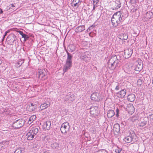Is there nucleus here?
I'll return each instance as SVG.
<instances>
[{
  "instance_id": "nucleus-1",
  "label": "nucleus",
  "mask_w": 153,
  "mask_h": 153,
  "mask_svg": "<svg viewBox=\"0 0 153 153\" xmlns=\"http://www.w3.org/2000/svg\"><path fill=\"white\" fill-rule=\"evenodd\" d=\"M123 15L121 12L118 11L115 13L111 19L113 25L115 27L120 24L123 21Z\"/></svg>"
},
{
  "instance_id": "nucleus-2",
  "label": "nucleus",
  "mask_w": 153,
  "mask_h": 153,
  "mask_svg": "<svg viewBox=\"0 0 153 153\" xmlns=\"http://www.w3.org/2000/svg\"><path fill=\"white\" fill-rule=\"evenodd\" d=\"M120 60L116 56H111L108 62V67L111 70H114L117 67L120 66Z\"/></svg>"
},
{
  "instance_id": "nucleus-3",
  "label": "nucleus",
  "mask_w": 153,
  "mask_h": 153,
  "mask_svg": "<svg viewBox=\"0 0 153 153\" xmlns=\"http://www.w3.org/2000/svg\"><path fill=\"white\" fill-rule=\"evenodd\" d=\"M30 130L26 134L27 139L28 140H31L38 133L39 129L36 127L30 126Z\"/></svg>"
},
{
  "instance_id": "nucleus-4",
  "label": "nucleus",
  "mask_w": 153,
  "mask_h": 153,
  "mask_svg": "<svg viewBox=\"0 0 153 153\" xmlns=\"http://www.w3.org/2000/svg\"><path fill=\"white\" fill-rule=\"evenodd\" d=\"M47 73L44 69H39L37 72V75L39 79L42 80H45L47 78Z\"/></svg>"
},
{
  "instance_id": "nucleus-5",
  "label": "nucleus",
  "mask_w": 153,
  "mask_h": 153,
  "mask_svg": "<svg viewBox=\"0 0 153 153\" xmlns=\"http://www.w3.org/2000/svg\"><path fill=\"white\" fill-rule=\"evenodd\" d=\"M70 126L68 122L63 123L61 126L60 130L61 133L64 134H66L69 130Z\"/></svg>"
},
{
  "instance_id": "nucleus-6",
  "label": "nucleus",
  "mask_w": 153,
  "mask_h": 153,
  "mask_svg": "<svg viewBox=\"0 0 153 153\" xmlns=\"http://www.w3.org/2000/svg\"><path fill=\"white\" fill-rule=\"evenodd\" d=\"M24 124V121L22 119H19L13 123V126L15 128H18L22 127Z\"/></svg>"
},
{
  "instance_id": "nucleus-7",
  "label": "nucleus",
  "mask_w": 153,
  "mask_h": 153,
  "mask_svg": "<svg viewBox=\"0 0 153 153\" xmlns=\"http://www.w3.org/2000/svg\"><path fill=\"white\" fill-rule=\"evenodd\" d=\"M51 125L50 121H47L44 122L42 124V128L45 130H49Z\"/></svg>"
},
{
  "instance_id": "nucleus-8",
  "label": "nucleus",
  "mask_w": 153,
  "mask_h": 153,
  "mask_svg": "<svg viewBox=\"0 0 153 153\" xmlns=\"http://www.w3.org/2000/svg\"><path fill=\"white\" fill-rule=\"evenodd\" d=\"M142 61L139 59L138 60L137 64L135 65L134 70L137 71H140L143 68V64Z\"/></svg>"
},
{
  "instance_id": "nucleus-9",
  "label": "nucleus",
  "mask_w": 153,
  "mask_h": 153,
  "mask_svg": "<svg viewBox=\"0 0 153 153\" xmlns=\"http://www.w3.org/2000/svg\"><path fill=\"white\" fill-rule=\"evenodd\" d=\"M133 53L132 50L130 48H128L125 50L124 56L125 58H128L130 57Z\"/></svg>"
},
{
  "instance_id": "nucleus-10",
  "label": "nucleus",
  "mask_w": 153,
  "mask_h": 153,
  "mask_svg": "<svg viewBox=\"0 0 153 153\" xmlns=\"http://www.w3.org/2000/svg\"><path fill=\"white\" fill-rule=\"evenodd\" d=\"M126 110L129 114H131L134 112V108L132 104H129L127 105Z\"/></svg>"
},
{
  "instance_id": "nucleus-11",
  "label": "nucleus",
  "mask_w": 153,
  "mask_h": 153,
  "mask_svg": "<svg viewBox=\"0 0 153 153\" xmlns=\"http://www.w3.org/2000/svg\"><path fill=\"white\" fill-rule=\"evenodd\" d=\"M72 62L66 61V64L64 67L63 69V71L64 73L67 72L68 70L70 69L72 67Z\"/></svg>"
},
{
  "instance_id": "nucleus-12",
  "label": "nucleus",
  "mask_w": 153,
  "mask_h": 153,
  "mask_svg": "<svg viewBox=\"0 0 153 153\" xmlns=\"http://www.w3.org/2000/svg\"><path fill=\"white\" fill-rule=\"evenodd\" d=\"M126 93V90L123 89L117 93V96L118 97L123 99L124 98Z\"/></svg>"
},
{
  "instance_id": "nucleus-13",
  "label": "nucleus",
  "mask_w": 153,
  "mask_h": 153,
  "mask_svg": "<svg viewBox=\"0 0 153 153\" xmlns=\"http://www.w3.org/2000/svg\"><path fill=\"white\" fill-rule=\"evenodd\" d=\"M135 95L134 94H130L127 96L128 100L131 102H133L135 100Z\"/></svg>"
},
{
  "instance_id": "nucleus-14",
  "label": "nucleus",
  "mask_w": 153,
  "mask_h": 153,
  "mask_svg": "<svg viewBox=\"0 0 153 153\" xmlns=\"http://www.w3.org/2000/svg\"><path fill=\"white\" fill-rule=\"evenodd\" d=\"M97 93H93L91 95V99L94 101H98L100 100L99 96L97 95Z\"/></svg>"
},
{
  "instance_id": "nucleus-15",
  "label": "nucleus",
  "mask_w": 153,
  "mask_h": 153,
  "mask_svg": "<svg viewBox=\"0 0 153 153\" xmlns=\"http://www.w3.org/2000/svg\"><path fill=\"white\" fill-rule=\"evenodd\" d=\"M50 105V104H47L46 103H42L39 107L40 111H41L47 108L48 107H49Z\"/></svg>"
},
{
  "instance_id": "nucleus-16",
  "label": "nucleus",
  "mask_w": 153,
  "mask_h": 153,
  "mask_svg": "<svg viewBox=\"0 0 153 153\" xmlns=\"http://www.w3.org/2000/svg\"><path fill=\"white\" fill-rule=\"evenodd\" d=\"M118 37L122 40H126L128 38V35L127 34L122 33L118 36Z\"/></svg>"
},
{
  "instance_id": "nucleus-17",
  "label": "nucleus",
  "mask_w": 153,
  "mask_h": 153,
  "mask_svg": "<svg viewBox=\"0 0 153 153\" xmlns=\"http://www.w3.org/2000/svg\"><path fill=\"white\" fill-rule=\"evenodd\" d=\"M113 131L114 133H118L120 131V126L117 124L114 125L113 128Z\"/></svg>"
},
{
  "instance_id": "nucleus-18",
  "label": "nucleus",
  "mask_w": 153,
  "mask_h": 153,
  "mask_svg": "<svg viewBox=\"0 0 153 153\" xmlns=\"http://www.w3.org/2000/svg\"><path fill=\"white\" fill-rule=\"evenodd\" d=\"M114 5L115 9H117L121 7V3L120 0H116L114 1Z\"/></svg>"
},
{
  "instance_id": "nucleus-19",
  "label": "nucleus",
  "mask_w": 153,
  "mask_h": 153,
  "mask_svg": "<svg viewBox=\"0 0 153 153\" xmlns=\"http://www.w3.org/2000/svg\"><path fill=\"white\" fill-rule=\"evenodd\" d=\"M80 4V0H73L72 2V4L75 7H78Z\"/></svg>"
},
{
  "instance_id": "nucleus-20",
  "label": "nucleus",
  "mask_w": 153,
  "mask_h": 153,
  "mask_svg": "<svg viewBox=\"0 0 153 153\" xmlns=\"http://www.w3.org/2000/svg\"><path fill=\"white\" fill-rule=\"evenodd\" d=\"M115 113L114 110H110L108 111L107 113V117L109 118H110L114 116Z\"/></svg>"
},
{
  "instance_id": "nucleus-21",
  "label": "nucleus",
  "mask_w": 153,
  "mask_h": 153,
  "mask_svg": "<svg viewBox=\"0 0 153 153\" xmlns=\"http://www.w3.org/2000/svg\"><path fill=\"white\" fill-rule=\"evenodd\" d=\"M132 138L130 136H128L125 137L123 139V140L127 143H130L132 140Z\"/></svg>"
},
{
  "instance_id": "nucleus-22",
  "label": "nucleus",
  "mask_w": 153,
  "mask_h": 153,
  "mask_svg": "<svg viewBox=\"0 0 153 153\" xmlns=\"http://www.w3.org/2000/svg\"><path fill=\"white\" fill-rule=\"evenodd\" d=\"M37 107L36 105L31 103L30 105L29 106L30 111H32L35 110Z\"/></svg>"
},
{
  "instance_id": "nucleus-23",
  "label": "nucleus",
  "mask_w": 153,
  "mask_h": 153,
  "mask_svg": "<svg viewBox=\"0 0 153 153\" xmlns=\"http://www.w3.org/2000/svg\"><path fill=\"white\" fill-rule=\"evenodd\" d=\"M36 116L35 115H33L31 116L29 119L28 122V123L30 124L32 122L36 120Z\"/></svg>"
},
{
  "instance_id": "nucleus-24",
  "label": "nucleus",
  "mask_w": 153,
  "mask_h": 153,
  "mask_svg": "<svg viewBox=\"0 0 153 153\" xmlns=\"http://www.w3.org/2000/svg\"><path fill=\"white\" fill-rule=\"evenodd\" d=\"M147 123V121L145 120L143 121H141L140 123L138 124V126L140 128H143L145 126Z\"/></svg>"
},
{
  "instance_id": "nucleus-25",
  "label": "nucleus",
  "mask_w": 153,
  "mask_h": 153,
  "mask_svg": "<svg viewBox=\"0 0 153 153\" xmlns=\"http://www.w3.org/2000/svg\"><path fill=\"white\" fill-rule=\"evenodd\" d=\"M51 147L54 149H57L59 147V144L57 143H54L51 144Z\"/></svg>"
},
{
  "instance_id": "nucleus-26",
  "label": "nucleus",
  "mask_w": 153,
  "mask_h": 153,
  "mask_svg": "<svg viewBox=\"0 0 153 153\" xmlns=\"http://www.w3.org/2000/svg\"><path fill=\"white\" fill-rule=\"evenodd\" d=\"M138 119V117L135 116H133L130 118V120L133 122L136 121Z\"/></svg>"
},
{
  "instance_id": "nucleus-27",
  "label": "nucleus",
  "mask_w": 153,
  "mask_h": 153,
  "mask_svg": "<svg viewBox=\"0 0 153 153\" xmlns=\"http://www.w3.org/2000/svg\"><path fill=\"white\" fill-rule=\"evenodd\" d=\"M67 58L66 61H68L69 62H72L71 59L72 58V56L71 55H70L69 53L68 52L67 53Z\"/></svg>"
},
{
  "instance_id": "nucleus-28",
  "label": "nucleus",
  "mask_w": 153,
  "mask_h": 153,
  "mask_svg": "<svg viewBox=\"0 0 153 153\" xmlns=\"http://www.w3.org/2000/svg\"><path fill=\"white\" fill-rule=\"evenodd\" d=\"M94 153H108V152L105 149H100L96 152Z\"/></svg>"
},
{
  "instance_id": "nucleus-29",
  "label": "nucleus",
  "mask_w": 153,
  "mask_h": 153,
  "mask_svg": "<svg viewBox=\"0 0 153 153\" xmlns=\"http://www.w3.org/2000/svg\"><path fill=\"white\" fill-rule=\"evenodd\" d=\"M69 48L71 52L74 51L75 50V47L73 45H69Z\"/></svg>"
},
{
  "instance_id": "nucleus-30",
  "label": "nucleus",
  "mask_w": 153,
  "mask_h": 153,
  "mask_svg": "<svg viewBox=\"0 0 153 153\" xmlns=\"http://www.w3.org/2000/svg\"><path fill=\"white\" fill-rule=\"evenodd\" d=\"M122 150V148H120L117 146L115 150V152H116V153H120L121 152Z\"/></svg>"
},
{
  "instance_id": "nucleus-31",
  "label": "nucleus",
  "mask_w": 153,
  "mask_h": 153,
  "mask_svg": "<svg viewBox=\"0 0 153 153\" xmlns=\"http://www.w3.org/2000/svg\"><path fill=\"white\" fill-rule=\"evenodd\" d=\"M143 83V82L141 79H139L138 80L137 82V85L138 86L140 87Z\"/></svg>"
},
{
  "instance_id": "nucleus-32",
  "label": "nucleus",
  "mask_w": 153,
  "mask_h": 153,
  "mask_svg": "<svg viewBox=\"0 0 153 153\" xmlns=\"http://www.w3.org/2000/svg\"><path fill=\"white\" fill-rule=\"evenodd\" d=\"M75 97L74 95V94H72L71 95L70 98H69V100L71 101H73L74 100H75Z\"/></svg>"
},
{
  "instance_id": "nucleus-33",
  "label": "nucleus",
  "mask_w": 153,
  "mask_h": 153,
  "mask_svg": "<svg viewBox=\"0 0 153 153\" xmlns=\"http://www.w3.org/2000/svg\"><path fill=\"white\" fill-rule=\"evenodd\" d=\"M22 152L21 150L19 149H17L15 151L14 153H22Z\"/></svg>"
},
{
  "instance_id": "nucleus-34",
  "label": "nucleus",
  "mask_w": 153,
  "mask_h": 153,
  "mask_svg": "<svg viewBox=\"0 0 153 153\" xmlns=\"http://www.w3.org/2000/svg\"><path fill=\"white\" fill-rule=\"evenodd\" d=\"M19 32L20 34H21L22 36V37L24 38H26V35L25 34H23L22 32L19 31Z\"/></svg>"
},
{
  "instance_id": "nucleus-35",
  "label": "nucleus",
  "mask_w": 153,
  "mask_h": 153,
  "mask_svg": "<svg viewBox=\"0 0 153 153\" xmlns=\"http://www.w3.org/2000/svg\"><path fill=\"white\" fill-rule=\"evenodd\" d=\"M96 33H95L94 32H91L89 33V35L91 37H93L95 35Z\"/></svg>"
},
{
  "instance_id": "nucleus-36",
  "label": "nucleus",
  "mask_w": 153,
  "mask_h": 153,
  "mask_svg": "<svg viewBox=\"0 0 153 153\" xmlns=\"http://www.w3.org/2000/svg\"><path fill=\"white\" fill-rule=\"evenodd\" d=\"M99 2L98 0H93V5H97V4Z\"/></svg>"
},
{
  "instance_id": "nucleus-37",
  "label": "nucleus",
  "mask_w": 153,
  "mask_h": 153,
  "mask_svg": "<svg viewBox=\"0 0 153 153\" xmlns=\"http://www.w3.org/2000/svg\"><path fill=\"white\" fill-rule=\"evenodd\" d=\"M116 116L117 117H118L119 116V109L117 108L116 110Z\"/></svg>"
},
{
  "instance_id": "nucleus-38",
  "label": "nucleus",
  "mask_w": 153,
  "mask_h": 153,
  "mask_svg": "<svg viewBox=\"0 0 153 153\" xmlns=\"http://www.w3.org/2000/svg\"><path fill=\"white\" fill-rule=\"evenodd\" d=\"M82 31V30H81V29H76V30H75V31L76 32H81Z\"/></svg>"
},
{
  "instance_id": "nucleus-39",
  "label": "nucleus",
  "mask_w": 153,
  "mask_h": 153,
  "mask_svg": "<svg viewBox=\"0 0 153 153\" xmlns=\"http://www.w3.org/2000/svg\"><path fill=\"white\" fill-rule=\"evenodd\" d=\"M115 89L116 90H118L119 89V87L118 86H117L115 88Z\"/></svg>"
},
{
  "instance_id": "nucleus-40",
  "label": "nucleus",
  "mask_w": 153,
  "mask_h": 153,
  "mask_svg": "<svg viewBox=\"0 0 153 153\" xmlns=\"http://www.w3.org/2000/svg\"><path fill=\"white\" fill-rule=\"evenodd\" d=\"M93 10H94L95 9V7H97V5H93Z\"/></svg>"
},
{
  "instance_id": "nucleus-41",
  "label": "nucleus",
  "mask_w": 153,
  "mask_h": 153,
  "mask_svg": "<svg viewBox=\"0 0 153 153\" xmlns=\"http://www.w3.org/2000/svg\"><path fill=\"white\" fill-rule=\"evenodd\" d=\"M3 13V11L0 8V14H1Z\"/></svg>"
},
{
  "instance_id": "nucleus-42",
  "label": "nucleus",
  "mask_w": 153,
  "mask_h": 153,
  "mask_svg": "<svg viewBox=\"0 0 153 153\" xmlns=\"http://www.w3.org/2000/svg\"><path fill=\"white\" fill-rule=\"evenodd\" d=\"M7 33L6 32H5V34L4 35V37H5V36L7 35Z\"/></svg>"
},
{
  "instance_id": "nucleus-43",
  "label": "nucleus",
  "mask_w": 153,
  "mask_h": 153,
  "mask_svg": "<svg viewBox=\"0 0 153 153\" xmlns=\"http://www.w3.org/2000/svg\"><path fill=\"white\" fill-rule=\"evenodd\" d=\"M7 33L6 32H5V34L4 35V37H5V36L7 35Z\"/></svg>"
},
{
  "instance_id": "nucleus-44",
  "label": "nucleus",
  "mask_w": 153,
  "mask_h": 153,
  "mask_svg": "<svg viewBox=\"0 0 153 153\" xmlns=\"http://www.w3.org/2000/svg\"><path fill=\"white\" fill-rule=\"evenodd\" d=\"M7 33H9L10 32V30H8L6 32Z\"/></svg>"
},
{
  "instance_id": "nucleus-45",
  "label": "nucleus",
  "mask_w": 153,
  "mask_h": 153,
  "mask_svg": "<svg viewBox=\"0 0 153 153\" xmlns=\"http://www.w3.org/2000/svg\"><path fill=\"white\" fill-rule=\"evenodd\" d=\"M11 6L13 7H14L15 6L13 4H11Z\"/></svg>"
},
{
  "instance_id": "nucleus-46",
  "label": "nucleus",
  "mask_w": 153,
  "mask_h": 153,
  "mask_svg": "<svg viewBox=\"0 0 153 153\" xmlns=\"http://www.w3.org/2000/svg\"><path fill=\"white\" fill-rule=\"evenodd\" d=\"M2 63V61L0 59V65Z\"/></svg>"
},
{
  "instance_id": "nucleus-47",
  "label": "nucleus",
  "mask_w": 153,
  "mask_h": 153,
  "mask_svg": "<svg viewBox=\"0 0 153 153\" xmlns=\"http://www.w3.org/2000/svg\"><path fill=\"white\" fill-rule=\"evenodd\" d=\"M92 26L93 27H94V25H93Z\"/></svg>"
},
{
  "instance_id": "nucleus-48",
  "label": "nucleus",
  "mask_w": 153,
  "mask_h": 153,
  "mask_svg": "<svg viewBox=\"0 0 153 153\" xmlns=\"http://www.w3.org/2000/svg\"><path fill=\"white\" fill-rule=\"evenodd\" d=\"M94 32L96 33V30H94Z\"/></svg>"
},
{
  "instance_id": "nucleus-49",
  "label": "nucleus",
  "mask_w": 153,
  "mask_h": 153,
  "mask_svg": "<svg viewBox=\"0 0 153 153\" xmlns=\"http://www.w3.org/2000/svg\"><path fill=\"white\" fill-rule=\"evenodd\" d=\"M18 63V64H19V62H18V63Z\"/></svg>"
},
{
  "instance_id": "nucleus-50",
  "label": "nucleus",
  "mask_w": 153,
  "mask_h": 153,
  "mask_svg": "<svg viewBox=\"0 0 153 153\" xmlns=\"http://www.w3.org/2000/svg\"><path fill=\"white\" fill-rule=\"evenodd\" d=\"M13 29H16V28H13Z\"/></svg>"
}]
</instances>
